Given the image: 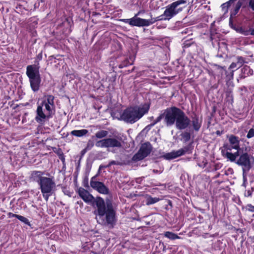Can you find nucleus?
<instances>
[{
  "mask_svg": "<svg viewBox=\"0 0 254 254\" xmlns=\"http://www.w3.org/2000/svg\"><path fill=\"white\" fill-rule=\"evenodd\" d=\"M78 192L85 202L97 207L94 214L96 215V219L98 223L114 227L117 219L116 211L110 200L107 199L105 202L101 197L95 198L87 190L82 188L79 189Z\"/></svg>",
  "mask_w": 254,
  "mask_h": 254,
  "instance_id": "nucleus-1",
  "label": "nucleus"
},
{
  "mask_svg": "<svg viewBox=\"0 0 254 254\" xmlns=\"http://www.w3.org/2000/svg\"><path fill=\"white\" fill-rule=\"evenodd\" d=\"M251 149L250 146H245L238 151L234 153L226 151L223 154L228 160L241 167L244 179L246 178L249 172L254 166V156L250 153Z\"/></svg>",
  "mask_w": 254,
  "mask_h": 254,
  "instance_id": "nucleus-2",
  "label": "nucleus"
},
{
  "mask_svg": "<svg viewBox=\"0 0 254 254\" xmlns=\"http://www.w3.org/2000/svg\"><path fill=\"white\" fill-rule=\"evenodd\" d=\"M166 113L165 124L167 127L175 125L176 128L183 130L190 126L191 120L181 109L172 106L169 108Z\"/></svg>",
  "mask_w": 254,
  "mask_h": 254,
  "instance_id": "nucleus-3",
  "label": "nucleus"
},
{
  "mask_svg": "<svg viewBox=\"0 0 254 254\" xmlns=\"http://www.w3.org/2000/svg\"><path fill=\"white\" fill-rule=\"evenodd\" d=\"M150 105V103L146 102L127 108L123 112L121 119L127 123L133 124L148 112Z\"/></svg>",
  "mask_w": 254,
  "mask_h": 254,
  "instance_id": "nucleus-4",
  "label": "nucleus"
},
{
  "mask_svg": "<svg viewBox=\"0 0 254 254\" xmlns=\"http://www.w3.org/2000/svg\"><path fill=\"white\" fill-rule=\"evenodd\" d=\"M40 66L37 64L29 65L26 67V74L29 79L30 87L34 92H37L40 88L41 79L39 73Z\"/></svg>",
  "mask_w": 254,
  "mask_h": 254,
  "instance_id": "nucleus-5",
  "label": "nucleus"
},
{
  "mask_svg": "<svg viewBox=\"0 0 254 254\" xmlns=\"http://www.w3.org/2000/svg\"><path fill=\"white\" fill-rule=\"evenodd\" d=\"M139 13V12L136 14L134 16L131 18L122 19L120 20L126 23H128L131 26L142 27L148 26L157 21L166 20L165 19V15H164V13L154 18L152 17V15H150L151 18L150 19H145L137 17V16Z\"/></svg>",
  "mask_w": 254,
  "mask_h": 254,
  "instance_id": "nucleus-6",
  "label": "nucleus"
},
{
  "mask_svg": "<svg viewBox=\"0 0 254 254\" xmlns=\"http://www.w3.org/2000/svg\"><path fill=\"white\" fill-rule=\"evenodd\" d=\"M39 187L43 197L47 202L49 197L55 192L56 187L53 178L45 177L43 178L42 182L39 185Z\"/></svg>",
  "mask_w": 254,
  "mask_h": 254,
  "instance_id": "nucleus-7",
  "label": "nucleus"
},
{
  "mask_svg": "<svg viewBox=\"0 0 254 254\" xmlns=\"http://www.w3.org/2000/svg\"><path fill=\"white\" fill-rule=\"evenodd\" d=\"M193 142L189 143L187 145L184 146L177 151H172L171 152L166 153L163 156V157L166 160H171L176 158L178 157L184 155L186 154H191L193 149L192 145Z\"/></svg>",
  "mask_w": 254,
  "mask_h": 254,
  "instance_id": "nucleus-8",
  "label": "nucleus"
},
{
  "mask_svg": "<svg viewBox=\"0 0 254 254\" xmlns=\"http://www.w3.org/2000/svg\"><path fill=\"white\" fill-rule=\"evenodd\" d=\"M187 2L185 0H178L176 1L170 5H168L165 11L164 12V15H165V19L169 20L174 16L178 14L182 8H177V7L180 4H185Z\"/></svg>",
  "mask_w": 254,
  "mask_h": 254,
  "instance_id": "nucleus-9",
  "label": "nucleus"
},
{
  "mask_svg": "<svg viewBox=\"0 0 254 254\" xmlns=\"http://www.w3.org/2000/svg\"><path fill=\"white\" fill-rule=\"evenodd\" d=\"M152 149V146L149 142L142 144L138 152L132 157V160L136 162L143 159L150 154Z\"/></svg>",
  "mask_w": 254,
  "mask_h": 254,
  "instance_id": "nucleus-10",
  "label": "nucleus"
},
{
  "mask_svg": "<svg viewBox=\"0 0 254 254\" xmlns=\"http://www.w3.org/2000/svg\"><path fill=\"white\" fill-rule=\"evenodd\" d=\"M96 176H95L91 178L90 183L91 187L100 193L108 194L109 192L108 188L105 186L103 183L96 181Z\"/></svg>",
  "mask_w": 254,
  "mask_h": 254,
  "instance_id": "nucleus-11",
  "label": "nucleus"
},
{
  "mask_svg": "<svg viewBox=\"0 0 254 254\" xmlns=\"http://www.w3.org/2000/svg\"><path fill=\"white\" fill-rule=\"evenodd\" d=\"M107 148H120L122 147V138L120 136L106 138Z\"/></svg>",
  "mask_w": 254,
  "mask_h": 254,
  "instance_id": "nucleus-12",
  "label": "nucleus"
},
{
  "mask_svg": "<svg viewBox=\"0 0 254 254\" xmlns=\"http://www.w3.org/2000/svg\"><path fill=\"white\" fill-rule=\"evenodd\" d=\"M51 116L48 113H44L43 108L41 106H38L36 110V116L35 117V120L38 123L43 124Z\"/></svg>",
  "mask_w": 254,
  "mask_h": 254,
  "instance_id": "nucleus-13",
  "label": "nucleus"
},
{
  "mask_svg": "<svg viewBox=\"0 0 254 254\" xmlns=\"http://www.w3.org/2000/svg\"><path fill=\"white\" fill-rule=\"evenodd\" d=\"M228 138L231 147H226L227 150L231 151L232 149H234L236 150V151H238L240 149L242 148V147L240 146V139L238 136L231 134L228 136Z\"/></svg>",
  "mask_w": 254,
  "mask_h": 254,
  "instance_id": "nucleus-14",
  "label": "nucleus"
},
{
  "mask_svg": "<svg viewBox=\"0 0 254 254\" xmlns=\"http://www.w3.org/2000/svg\"><path fill=\"white\" fill-rule=\"evenodd\" d=\"M45 174V172L41 171H32L30 176V179L33 182H37L38 185L42 182L43 178L45 177L43 176Z\"/></svg>",
  "mask_w": 254,
  "mask_h": 254,
  "instance_id": "nucleus-15",
  "label": "nucleus"
},
{
  "mask_svg": "<svg viewBox=\"0 0 254 254\" xmlns=\"http://www.w3.org/2000/svg\"><path fill=\"white\" fill-rule=\"evenodd\" d=\"M253 74V70L250 66L248 65H244L241 69V73L240 74V77L241 78H245L247 76Z\"/></svg>",
  "mask_w": 254,
  "mask_h": 254,
  "instance_id": "nucleus-16",
  "label": "nucleus"
},
{
  "mask_svg": "<svg viewBox=\"0 0 254 254\" xmlns=\"http://www.w3.org/2000/svg\"><path fill=\"white\" fill-rule=\"evenodd\" d=\"M193 129L195 131H198L201 126V122L199 121L198 116L195 115L192 117L191 121Z\"/></svg>",
  "mask_w": 254,
  "mask_h": 254,
  "instance_id": "nucleus-17",
  "label": "nucleus"
},
{
  "mask_svg": "<svg viewBox=\"0 0 254 254\" xmlns=\"http://www.w3.org/2000/svg\"><path fill=\"white\" fill-rule=\"evenodd\" d=\"M242 6V2L241 0H239L234 6V8L231 9L230 17H235Z\"/></svg>",
  "mask_w": 254,
  "mask_h": 254,
  "instance_id": "nucleus-18",
  "label": "nucleus"
},
{
  "mask_svg": "<svg viewBox=\"0 0 254 254\" xmlns=\"http://www.w3.org/2000/svg\"><path fill=\"white\" fill-rule=\"evenodd\" d=\"M88 133V130L85 129L81 130H73L71 131L70 134L76 137H82L86 135Z\"/></svg>",
  "mask_w": 254,
  "mask_h": 254,
  "instance_id": "nucleus-19",
  "label": "nucleus"
},
{
  "mask_svg": "<svg viewBox=\"0 0 254 254\" xmlns=\"http://www.w3.org/2000/svg\"><path fill=\"white\" fill-rule=\"evenodd\" d=\"M236 31L245 36L251 35V28H247L245 27L238 26Z\"/></svg>",
  "mask_w": 254,
  "mask_h": 254,
  "instance_id": "nucleus-20",
  "label": "nucleus"
},
{
  "mask_svg": "<svg viewBox=\"0 0 254 254\" xmlns=\"http://www.w3.org/2000/svg\"><path fill=\"white\" fill-rule=\"evenodd\" d=\"M55 97L52 95H46L42 98V101H45L46 103L49 104L51 106L55 107L54 104Z\"/></svg>",
  "mask_w": 254,
  "mask_h": 254,
  "instance_id": "nucleus-21",
  "label": "nucleus"
},
{
  "mask_svg": "<svg viewBox=\"0 0 254 254\" xmlns=\"http://www.w3.org/2000/svg\"><path fill=\"white\" fill-rule=\"evenodd\" d=\"M108 134V132L107 130H101L100 131H97L96 133L95 136L93 135L92 136V138H94L95 137H96L98 139H104L105 137L107 136Z\"/></svg>",
  "mask_w": 254,
  "mask_h": 254,
  "instance_id": "nucleus-22",
  "label": "nucleus"
},
{
  "mask_svg": "<svg viewBox=\"0 0 254 254\" xmlns=\"http://www.w3.org/2000/svg\"><path fill=\"white\" fill-rule=\"evenodd\" d=\"M39 106H41L42 108H43V107H45L47 113H48L49 115H51L52 110L54 108V107L51 106L49 104L46 103L45 101H42V102L40 105H39Z\"/></svg>",
  "mask_w": 254,
  "mask_h": 254,
  "instance_id": "nucleus-23",
  "label": "nucleus"
},
{
  "mask_svg": "<svg viewBox=\"0 0 254 254\" xmlns=\"http://www.w3.org/2000/svg\"><path fill=\"white\" fill-rule=\"evenodd\" d=\"M160 200V198L158 197H152L149 195L147 196L146 200V204L147 205L154 204Z\"/></svg>",
  "mask_w": 254,
  "mask_h": 254,
  "instance_id": "nucleus-24",
  "label": "nucleus"
},
{
  "mask_svg": "<svg viewBox=\"0 0 254 254\" xmlns=\"http://www.w3.org/2000/svg\"><path fill=\"white\" fill-rule=\"evenodd\" d=\"M234 3L233 1L231 0H229L228 1L222 4L221 5V7L222 10L224 11V14L226 13L228 11L229 8L231 6V5Z\"/></svg>",
  "mask_w": 254,
  "mask_h": 254,
  "instance_id": "nucleus-25",
  "label": "nucleus"
},
{
  "mask_svg": "<svg viewBox=\"0 0 254 254\" xmlns=\"http://www.w3.org/2000/svg\"><path fill=\"white\" fill-rule=\"evenodd\" d=\"M95 146L97 147L107 148L106 138L97 140L95 142Z\"/></svg>",
  "mask_w": 254,
  "mask_h": 254,
  "instance_id": "nucleus-26",
  "label": "nucleus"
},
{
  "mask_svg": "<svg viewBox=\"0 0 254 254\" xmlns=\"http://www.w3.org/2000/svg\"><path fill=\"white\" fill-rule=\"evenodd\" d=\"M164 236L172 240L180 238V237L178 236L177 234L169 231L166 232L164 233Z\"/></svg>",
  "mask_w": 254,
  "mask_h": 254,
  "instance_id": "nucleus-27",
  "label": "nucleus"
},
{
  "mask_svg": "<svg viewBox=\"0 0 254 254\" xmlns=\"http://www.w3.org/2000/svg\"><path fill=\"white\" fill-rule=\"evenodd\" d=\"M12 217L18 219L20 221L23 222L24 223H25L29 226L30 225V222H29L28 219L24 216H22L21 215H19L18 214H13Z\"/></svg>",
  "mask_w": 254,
  "mask_h": 254,
  "instance_id": "nucleus-28",
  "label": "nucleus"
},
{
  "mask_svg": "<svg viewBox=\"0 0 254 254\" xmlns=\"http://www.w3.org/2000/svg\"><path fill=\"white\" fill-rule=\"evenodd\" d=\"M133 62V60H132L131 58H129V60L126 59L122 63V64L119 65V67L122 68L124 67L127 66L128 64H132Z\"/></svg>",
  "mask_w": 254,
  "mask_h": 254,
  "instance_id": "nucleus-29",
  "label": "nucleus"
},
{
  "mask_svg": "<svg viewBox=\"0 0 254 254\" xmlns=\"http://www.w3.org/2000/svg\"><path fill=\"white\" fill-rule=\"evenodd\" d=\"M184 142H187L190 139L191 135L190 132L185 131L181 134Z\"/></svg>",
  "mask_w": 254,
  "mask_h": 254,
  "instance_id": "nucleus-30",
  "label": "nucleus"
},
{
  "mask_svg": "<svg viewBox=\"0 0 254 254\" xmlns=\"http://www.w3.org/2000/svg\"><path fill=\"white\" fill-rule=\"evenodd\" d=\"M247 6L249 11L254 12V0H248Z\"/></svg>",
  "mask_w": 254,
  "mask_h": 254,
  "instance_id": "nucleus-31",
  "label": "nucleus"
},
{
  "mask_svg": "<svg viewBox=\"0 0 254 254\" xmlns=\"http://www.w3.org/2000/svg\"><path fill=\"white\" fill-rule=\"evenodd\" d=\"M169 109V108H167L166 109H165L164 111V112L160 114L156 119L159 122L161 121L162 119H164V122L165 123V119L166 118L167 116V110Z\"/></svg>",
  "mask_w": 254,
  "mask_h": 254,
  "instance_id": "nucleus-32",
  "label": "nucleus"
},
{
  "mask_svg": "<svg viewBox=\"0 0 254 254\" xmlns=\"http://www.w3.org/2000/svg\"><path fill=\"white\" fill-rule=\"evenodd\" d=\"M94 145V142L93 140L92 139H89L87 141L86 146L85 147V148H86V149L90 150L93 148Z\"/></svg>",
  "mask_w": 254,
  "mask_h": 254,
  "instance_id": "nucleus-33",
  "label": "nucleus"
},
{
  "mask_svg": "<svg viewBox=\"0 0 254 254\" xmlns=\"http://www.w3.org/2000/svg\"><path fill=\"white\" fill-rule=\"evenodd\" d=\"M244 59L242 57H237V63L239 64V67L241 66L243 63H244Z\"/></svg>",
  "mask_w": 254,
  "mask_h": 254,
  "instance_id": "nucleus-34",
  "label": "nucleus"
},
{
  "mask_svg": "<svg viewBox=\"0 0 254 254\" xmlns=\"http://www.w3.org/2000/svg\"><path fill=\"white\" fill-rule=\"evenodd\" d=\"M233 17H230L229 25L231 28L236 31V29H237L238 26H236L233 24Z\"/></svg>",
  "mask_w": 254,
  "mask_h": 254,
  "instance_id": "nucleus-35",
  "label": "nucleus"
},
{
  "mask_svg": "<svg viewBox=\"0 0 254 254\" xmlns=\"http://www.w3.org/2000/svg\"><path fill=\"white\" fill-rule=\"evenodd\" d=\"M254 136V128H251L247 135V137L248 138H251Z\"/></svg>",
  "mask_w": 254,
  "mask_h": 254,
  "instance_id": "nucleus-36",
  "label": "nucleus"
},
{
  "mask_svg": "<svg viewBox=\"0 0 254 254\" xmlns=\"http://www.w3.org/2000/svg\"><path fill=\"white\" fill-rule=\"evenodd\" d=\"M247 209L249 211L254 212V206L252 204H248L247 206Z\"/></svg>",
  "mask_w": 254,
  "mask_h": 254,
  "instance_id": "nucleus-37",
  "label": "nucleus"
},
{
  "mask_svg": "<svg viewBox=\"0 0 254 254\" xmlns=\"http://www.w3.org/2000/svg\"><path fill=\"white\" fill-rule=\"evenodd\" d=\"M239 67V64L236 62H233L229 66L230 69H233Z\"/></svg>",
  "mask_w": 254,
  "mask_h": 254,
  "instance_id": "nucleus-38",
  "label": "nucleus"
},
{
  "mask_svg": "<svg viewBox=\"0 0 254 254\" xmlns=\"http://www.w3.org/2000/svg\"><path fill=\"white\" fill-rule=\"evenodd\" d=\"M42 59V53H39L37 56V57H36V61L38 60V61H36V62L37 63V64L38 63L39 64V62L38 61H40Z\"/></svg>",
  "mask_w": 254,
  "mask_h": 254,
  "instance_id": "nucleus-39",
  "label": "nucleus"
},
{
  "mask_svg": "<svg viewBox=\"0 0 254 254\" xmlns=\"http://www.w3.org/2000/svg\"><path fill=\"white\" fill-rule=\"evenodd\" d=\"M110 162V165H122V163L121 162H118V161H116L114 160L111 161Z\"/></svg>",
  "mask_w": 254,
  "mask_h": 254,
  "instance_id": "nucleus-40",
  "label": "nucleus"
},
{
  "mask_svg": "<svg viewBox=\"0 0 254 254\" xmlns=\"http://www.w3.org/2000/svg\"><path fill=\"white\" fill-rule=\"evenodd\" d=\"M234 71V70H232L229 74H227V76L228 77L229 80L233 78Z\"/></svg>",
  "mask_w": 254,
  "mask_h": 254,
  "instance_id": "nucleus-41",
  "label": "nucleus"
},
{
  "mask_svg": "<svg viewBox=\"0 0 254 254\" xmlns=\"http://www.w3.org/2000/svg\"><path fill=\"white\" fill-rule=\"evenodd\" d=\"M87 151H88V149H86V148H85L84 149H83L81 151V155L82 156H83V155L85 154V153Z\"/></svg>",
  "mask_w": 254,
  "mask_h": 254,
  "instance_id": "nucleus-42",
  "label": "nucleus"
},
{
  "mask_svg": "<svg viewBox=\"0 0 254 254\" xmlns=\"http://www.w3.org/2000/svg\"><path fill=\"white\" fill-rule=\"evenodd\" d=\"M159 122L156 119L152 123L149 125L148 127H153Z\"/></svg>",
  "mask_w": 254,
  "mask_h": 254,
  "instance_id": "nucleus-43",
  "label": "nucleus"
},
{
  "mask_svg": "<svg viewBox=\"0 0 254 254\" xmlns=\"http://www.w3.org/2000/svg\"><path fill=\"white\" fill-rule=\"evenodd\" d=\"M159 122L156 119L152 123L149 125L148 127H153Z\"/></svg>",
  "mask_w": 254,
  "mask_h": 254,
  "instance_id": "nucleus-44",
  "label": "nucleus"
},
{
  "mask_svg": "<svg viewBox=\"0 0 254 254\" xmlns=\"http://www.w3.org/2000/svg\"><path fill=\"white\" fill-rule=\"evenodd\" d=\"M104 166H102V165L100 166L99 168V170H98V174H99V173H100V171H101V169H102V168H104Z\"/></svg>",
  "mask_w": 254,
  "mask_h": 254,
  "instance_id": "nucleus-45",
  "label": "nucleus"
},
{
  "mask_svg": "<svg viewBox=\"0 0 254 254\" xmlns=\"http://www.w3.org/2000/svg\"><path fill=\"white\" fill-rule=\"evenodd\" d=\"M112 165H110V162H109V163L106 165V166H104V168H109L110 167H111Z\"/></svg>",
  "mask_w": 254,
  "mask_h": 254,
  "instance_id": "nucleus-46",
  "label": "nucleus"
},
{
  "mask_svg": "<svg viewBox=\"0 0 254 254\" xmlns=\"http://www.w3.org/2000/svg\"><path fill=\"white\" fill-rule=\"evenodd\" d=\"M251 35H254V28L252 29H251Z\"/></svg>",
  "mask_w": 254,
  "mask_h": 254,
  "instance_id": "nucleus-47",
  "label": "nucleus"
},
{
  "mask_svg": "<svg viewBox=\"0 0 254 254\" xmlns=\"http://www.w3.org/2000/svg\"><path fill=\"white\" fill-rule=\"evenodd\" d=\"M153 172L154 173H160L159 171H158L157 170H153Z\"/></svg>",
  "mask_w": 254,
  "mask_h": 254,
  "instance_id": "nucleus-48",
  "label": "nucleus"
},
{
  "mask_svg": "<svg viewBox=\"0 0 254 254\" xmlns=\"http://www.w3.org/2000/svg\"><path fill=\"white\" fill-rule=\"evenodd\" d=\"M251 195H252V192L250 190H248V196H250Z\"/></svg>",
  "mask_w": 254,
  "mask_h": 254,
  "instance_id": "nucleus-49",
  "label": "nucleus"
},
{
  "mask_svg": "<svg viewBox=\"0 0 254 254\" xmlns=\"http://www.w3.org/2000/svg\"><path fill=\"white\" fill-rule=\"evenodd\" d=\"M60 159H61L62 160H64V156H63V154L61 155V156H60Z\"/></svg>",
  "mask_w": 254,
  "mask_h": 254,
  "instance_id": "nucleus-50",
  "label": "nucleus"
},
{
  "mask_svg": "<svg viewBox=\"0 0 254 254\" xmlns=\"http://www.w3.org/2000/svg\"><path fill=\"white\" fill-rule=\"evenodd\" d=\"M217 134H218V135H220V131H217L216 132Z\"/></svg>",
  "mask_w": 254,
  "mask_h": 254,
  "instance_id": "nucleus-51",
  "label": "nucleus"
},
{
  "mask_svg": "<svg viewBox=\"0 0 254 254\" xmlns=\"http://www.w3.org/2000/svg\"><path fill=\"white\" fill-rule=\"evenodd\" d=\"M13 213H9V215L10 216L11 215V216H12V215H13Z\"/></svg>",
  "mask_w": 254,
  "mask_h": 254,
  "instance_id": "nucleus-52",
  "label": "nucleus"
},
{
  "mask_svg": "<svg viewBox=\"0 0 254 254\" xmlns=\"http://www.w3.org/2000/svg\"><path fill=\"white\" fill-rule=\"evenodd\" d=\"M245 7V6H243V9H244Z\"/></svg>",
  "mask_w": 254,
  "mask_h": 254,
  "instance_id": "nucleus-53",
  "label": "nucleus"
},
{
  "mask_svg": "<svg viewBox=\"0 0 254 254\" xmlns=\"http://www.w3.org/2000/svg\"><path fill=\"white\" fill-rule=\"evenodd\" d=\"M253 216L254 217V214H253Z\"/></svg>",
  "mask_w": 254,
  "mask_h": 254,
  "instance_id": "nucleus-54",
  "label": "nucleus"
}]
</instances>
